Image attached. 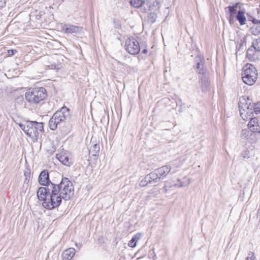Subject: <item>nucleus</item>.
<instances>
[{"label": "nucleus", "instance_id": "nucleus-31", "mask_svg": "<svg viewBox=\"0 0 260 260\" xmlns=\"http://www.w3.org/2000/svg\"><path fill=\"white\" fill-rule=\"evenodd\" d=\"M184 180H185L183 182H180V185H179L180 187L183 186H186V185H188V184H189L190 183L189 179L188 178H185Z\"/></svg>", "mask_w": 260, "mask_h": 260}, {"label": "nucleus", "instance_id": "nucleus-8", "mask_svg": "<svg viewBox=\"0 0 260 260\" xmlns=\"http://www.w3.org/2000/svg\"><path fill=\"white\" fill-rule=\"evenodd\" d=\"M162 0H146V4H144V10L156 11L160 6V3Z\"/></svg>", "mask_w": 260, "mask_h": 260}, {"label": "nucleus", "instance_id": "nucleus-9", "mask_svg": "<svg viewBox=\"0 0 260 260\" xmlns=\"http://www.w3.org/2000/svg\"><path fill=\"white\" fill-rule=\"evenodd\" d=\"M250 121L248 124V127L253 133H260V121L256 117L249 118Z\"/></svg>", "mask_w": 260, "mask_h": 260}, {"label": "nucleus", "instance_id": "nucleus-7", "mask_svg": "<svg viewBox=\"0 0 260 260\" xmlns=\"http://www.w3.org/2000/svg\"><path fill=\"white\" fill-rule=\"evenodd\" d=\"M126 51L131 54H138L141 50V46L138 41L134 38L128 39L125 44Z\"/></svg>", "mask_w": 260, "mask_h": 260}, {"label": "nucleus", "instance_id": "nucleus-23", "mask_svg": "<svg viewBox=\"0 0 260 260\" xmlns=\"http://www.w3.org/2000/svg\"><path fill=\"white\" fill-rule=\"evenodd\" d=\"M252 44V47H253L257 51L260 52V37L253 40Z\"/></svg>", "mask_w": 260, "mask_h": 260}, {"label": "nucleus", "instance_id": "nucleus-37", "mask_svg": "<svg viewBox=\"0 0 260 260\" xmlns=\"http://www.w3.org/2000/svg\"><path fill=\"white\" fill-rule=\"evenodd\" d=\"M253 23H258V21L257 20H255V19H254L253 21Z\"/></svg>", "mask_w": 260, "mask_h": 260}, {"label": "nucleus", "instance_id": "nucleus-33", "mask_svg": "<svg viewBox=\"0 0 260 260\" xmlns=\"http://www.w3.org/2000/svg\"><path fill=\"white\" fill-rule=\"evenodd\" d=\"M248 133H249L248 131L246 129L243 130L242 132V134H241L242 136L244 138H246L247 136H248Z\"/></svg>", "mask_w": 260, "mask_h": 260}, {"label": "nucleus", "instance_id": "nucleus-29", "mask_svg": "<svg viewBox=\"0 0 260 260\" xmlns=\"http://www.w3.org/2000/svg\"><path fill=\"white\" fill-rule=\"evenodd\" d=\"M246 260H256V258L254 256V253L252 252H250Z\"/></svg>", "mask_w": 260, "mask_h": 260}, {"label": "nucleus", "instance_id": "nucleus-19", "mask_svg": "<svg viewBox=\"0 0 260 260\" xmlns=\"http://www.w3.org/2000/svg\"><path fill=\"white\" fill-rule=\"evenodd\" d=\"M141 234L138 233L135 235L128 243V246L134 248L137 245V242L140 240Z\"/></svg>", "mask_w": 260, "mask_h": 260}, {"label": "nucleus", "instance_id": "nucleus-24", "mask_svg": "<svg viewBox=\"0 0 260 260\" xmlns=\"http://www.w3.org/2000/svg\"><path fill=\"white\" fill-rule=\"evenodd\" d=\"M157 18V14L155 13H150L148 15V20L151 23H153L155 22Z\"/></svg>", "mask_w": 260, "mask_h": 260}, {"label": "nucleus", "instance_id": "nucleus-21", "mask_svg": "<svg viewBox=\"0 0 260 260\" xmlns=\"http://www.w3.org/2000/svg\"><path fill=\"white\" fill-rule=\"evenodd\" d=\"M256 49H255L252 45L247 50V57L250 59L252 60L254 59V55L255 53Z\"/></svg>", "mask_w": 260, "mask_h": 260}, {"label": "nucleus", "instance_id": "nucleus-35", "mask_svg": "<svg viewBox=\"0 0 260 260\" xmlns=\"http://www.w3.org/2000/svg\"><path fill=\"white\" fill-rule=\"evenodd\" d=\"M229 21L231 24L233 23L234 21V16H232V15H230Z\"/></svg>", "mask_w": 260, "mask_h": 260}, {"label": "nucleus", "instance_id": "nucleus-30", "mask_svg": "<svg viewBox=\"0 0 260 260\" xmlns=\"http://www.w3.org/2000/svg\"><path fill=\"white\" fill-rule=\"evenodd\" d=\"M249 151L247 150L243 151L241 153V156L243 158H249Z\"/></svg>", "mask_w": 260, "mask_h": 260}, {"label": "nucleus", "instance_id": "nucleus-15", "mask_svg": "<svg viewBox=\"0 0 260 260\" xmlns=\"http://www.w3.org/2000/svg\"><path fill=\"white\" fill-rule=\"evenodd\" d=\"M75 254V250L73 248H68L64 251L62 256L64 260H70L74 256Z\"/></svg>", "mask_w": 260, "mask_h": 260}, {"label": "nucleus", "instance_id": "nucleus-14", "mask_svg": "<svg viewBox=\"0 0 260 260\" xmlns=\"http://www.w3.org/2000/svg\"><path fill=\"white\" fill-rule=\"evenodd\" d=\"M201 80L202 91L204 92L208 91L209 88L210 82L206 74L202 75Z\"/></svg>", "mask_w": 260, "mask_h": 260}, {"label": "nucleus", "instance_id": "nucleus-28", "mask_svg": "<svg viewBox=\"0 0 260 260\" xmlns=\"http://www.w3.org/2000/svg\"><path fill=\"white\" fill-rule=\"evenodd\" d=\"M252 32L254 35H257L260 34V26L252 28Z\"/></svg>", "mask_w": 260, "mask_h": 260}, {"label": "nucleus", "instance_id": "nucleus-13", "mask_svg": "<svg viewBox=\"0 0 260 260\" xmlns=\"http://www.w3.org/2000/svg\"><path fill=\"white\" fill-rule=\"evenodd\" d=\"M245 11L244 10H239L235 16L236 20L239 22L241 25H243L246 24V18L245 16Z\"/></svg>", "mask_w": 260, "mask_h": 260}, {"label": "nucleus", "instance_id": "nucleus-32", "mask_svg": "<svg viewBox=\"0 0 260 260\" xmlns=\"http://www.w3.org/2000/svg\"><path fill=\"white\" fill-rule=\"evenodd\" d=\"M17 51L16 50H8V55L9 56H12Z\"/></svg>", "mask_w": 260, "mask_h": 260}, {"label": "nucleus", "instance_id": "nucleus-18", "mask_svg": "<svg viewBox=\"0 0 260 260\" xmlns=\"http://www.w3.org/2000/svg\"><path fill=\"white\" fill-rule=\"evenodd\" d=\"M240 5V3H237L233 5V6H229L225 8V9L229 10L230 15L232 16H235L236 14H237V12L238 11V9Z\"/></svg>", "mask_w": 260, "mask_h": 260}, {"label": "nucleus", "instance_id": "nucleus-16", "mask_svg": "<svg viewBox=\"0 0 260 260\" xmlns=\"http://www.w3.org/2000/svg\"><path fill=\"white\" fill-rule=\"evenodd\" d=\"M57 157L59 161L66 166L70 167L72 164L71 159L66 154L60 155L58 157L57 155Z\"/></svg>", "mask_w": 260, "mask_h": 260}, {"label": "nucleus", "instance_id": "nucleus-22", "mask_svg": "<svg viewBox=\"0 0 260 260\" xmlns=\"http://www.w3.org/2000/svg\"><path fill=\"white\" fill-rule=\"evenodd\" d=\"M99 150V146L96 144H95L91 146L89 152V154H91L92 155L96 156L98 154Z\"/></svg>", "mask_w": 260, "mask_h": 260}, {"label": "nucleus", "instance_id": "nucleus-1", "mask_svg": "<svg viewBox=\"0 0 260 260\" xmlns=\"http://www.w3.org/2000/svg\"><path fill=\"white\" fill-rule=\"evenodd\" d=\"M40 187L37 192L38 199L43 201L42 206L48 210L58 207L62 199L67 201L74 195V186L68 178H62L59 184H49Z\"/></svg>", "mask_w": 260, "mask_h": 260}, {"label": "nucleus", "instance_id": "nucleus-36", "mask_svg": "<svg viewBox=\"0 0 260 260\" xmlns=\"http://www.w3.org/2000/svg\"><path fill=\"white\" fill-rule=\"evenodd\" d=\"M142 49V53L144 54H146L147 53V49L146 47L143 48V46L141 47Z\"/></svg>", "mask_w": 260, "mask_h": 260}, {"label": "nucleus", "instance_id": "nucleus-12", "mask_svg": "<svg viewBox=\"0 0 260 260\" xmlns=\"http://www.w3.org/2000/svg\"><path fill=\"white\" fill-rule=\"evenodd\" d=\"M171 168L169 166H164L154 171L157 176L159 177V179H163L166 177L167 174L170 172Z\"/></svg>", "mask_w": 260, "mask_h": 260}, {"label": "nucleus", "instance_id": "nucleus-11", "mask_svg": "<svg viewBox=\"0 0 260 260\" xmlns=\"http://www.w3.org/2000/svg\"><path fill=\"white\" fill-rule=\"evenodd\" d=\"M62 30L66 34L78 33L82 31V27L78 26L65 24L62 26Z\"/></svg>", "mask_w": 260, "mask_h": 260}, {"label": "nucleus", "instance_id": "nucleus-4", "mask_svg": "<svg viewBox=\"0 0 260 260\" xmlns=\"http://www.w3.org/2000/svg\"><path fill=\"white\" fill-rule=\"evenodd\" d=\"M47 95L46 90L43 87L29 89L25 94L26 100L30 104H37L44 100Z\"/></svg>", "mask_w": 260, "mask_h": 260}, {"label": "nucleus", "instance_id": "nucleus-5", "mask_svg": "<svg viewBox=\"0 0 260 260\" xmlns=\"http://www.w3.org/2000/svg\"><path fill=\"white\" fill-rule=\"evenodd\" d=\"M242 75L243 82L248 85H252L257 78V70L253 65L247 64L243 68Z\"/></svg>", "mask_w": 260, "mask_h": 260}, {"label": "nucleus", "instance_id": "nucleus-34", "mask_svg": "<svg viewBox=\"0 0 260 260\" xmlns=\"http://www.w3.org/2000/svg\"><path fill=\"white\" fill-rule=\"evenodd\" d=\"M6 5L5 0H0V9L4 7Z\"/></svg>", "mask_w": 260, "mask_h": 260}, {"label": "nucleus", "instance_id": "nucleus-2", "mask_svg": "<svg viewBox=\"0 0 260 260\" xmlns=\"http://www.w3.org/2000/svg\"><path fill=\"white\" fill-rule=\"evenodd\" d=\"M25 134L30 138L34 142H37L40 133L42 132L43 124L37 121H26L18 124Z\"/></svg>", "mask_w": 260, "mask_h": 260}, {"label": "nucleus", "instance_id": "nucleus-20", "mask_svg": "<svg viewBox=\"0 0 260 260\" xmlns=\"http://www.w3.org/2000/svg\"><path fill=\"white\" fill-rule=\"evenodd\" d=\"M146 4V0H132L131 4L136 8H141L144 10V4Z\"/></svg>", "mask_w": 260, "mask_h": 260}, {"label": "nucleus", "instance_id": "nucleus-25", "mask_svg": "<svg viewBox=\"0 0 260 260\" xmlns=\"http://www.w3.org/2000/svg\"><path fill=\"white\" fill-rule=\"evenodd\" d=\"M203 67V64L202 63V61H201L200 62H197V69H198V71L197 72H198V73L199 74H202V75H205L206 74V73H205L204 72V70H203V69L202 68H201V67Z\"/></svg>", "mask_w": 260, "mask_h": 260}, {"label": "nucleus", "instance_id": "nucleus-3", "mask_svg": "<svg viewBox=\"0 0 260 260\" xmlns=\"http://www.w3.org/2000/svg\"><path fill=\"white\" fill-rule=\"evenodd\" d=\"M70 110L66 107L57 111L49 121V126L52 130L57 128V125L70 118Z\"/></svg>", "mask_w": 260, "mask_h": 260}, {"label": "nucleus", "instance_id": "nucleus-10", "mask_svg": "<svg viewBox=\"0 0 260 260\" xmlns=\"http://www.w3.org/2000/svg\"><path fill=\"white\" fill-rule=\"evenodd\" d=\"M38 182L42 186H47L49 184H54L49 180V175L47 170L42 171L38 178Z\"/></svg>", "mask_w": 260, "mask_h": 260}, {"label": "nucleus", "instance_id": "nucleus-27", "mask_svg": "<svg viewBox=\"0 0 260 260\" xmlns=\"http://www.w3.org/2000/svg\"><path fill=\"white\" fill-rule=\"evenodd\" d=\"M149 183V182H148V180L146 179V176L143 178L140 183V185L142 187L146 186V185H148Z\"/></svg>", "mask_w": 260, "mask_h": 260}, {"label": "nucleus", "instance_id": "nucleus-6", "mask_svg": "<svg viewBox=\"0 0 260 260\" xmlns=\"http://www.w3.org/2000/svg\"><path fill=\"white\" fill-rule=\"evenodd\" d=\"M254 105L250 102V99L247 97V101L242 99L239 103V108L240 116L244 120H248L253 115Z\"/></svg>", "mask_w": 260, "mask_h": 260}, {"label": "nucleus", "instance_id": "nucleus-17", "mask_svg": "<svg viewBox=\"0 0 260 260\" xmlns=\"http://www.w3.org/2000/svg\"><path fill=\"white\" fill-rule=\"evenodd\" d=\"M146 179L149 182L150 184L153 183H157L159 180V177L157 176L154 171L151 172L146 175Z\"/></svg>", "mask_w": 260, "mask_h": 260}, {"label": "nucleus", "instance_id": "nucleus-26", "mask_svg": "<svg viewBox=\"0 0 260 260\" xmlns=\"http://www.w3.org/2000/svg\"><path fill=\"white\" fill-rule=\"evenodd\" d=\"M253 111L255 114H260V102L254 104Z\"/></svg>", "mask_w": 260, "mask_h": 260}]
</instances>
